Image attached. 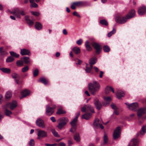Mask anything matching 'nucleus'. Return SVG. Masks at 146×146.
Returning <instances> with one entry per match:
<instances>
[{
    "label": "nucleus",
    "instance_id": "8",
    "mask_svg": "<svg viewBox=\"0 0 146 146\" xmlns=\"http://www.w3.org/2000/svg\"><path fill=\"white\" fill-rule=\"evenodd\" d=\"M121 128L119 127H117L114 131L113 133V138L116 139L120 136Z\"/></svg>",
    "mask_w": 146,
    "mask_h": 146
},
{
    "label": "nucleus",
    "instance_id": "18",
    "mask_svg": "<svg viewBox=\"0 0 146 146\" xmlns=\"http://www.w3.org/2000/svg\"><path fill=\"white\" fill-rule=\"evenodd\" d=\"M94 103L96 108L98 110H100L101 108L102 105L97 99L94 100Z\"/></svg>",
    "mask_w": 146,
    "mask_h": 146
},
{
    "label": "nucleus",
    "instance_id": "3",
    "mask_svg": "<svg viewBox=\"0 0 146 146\" xmlns=\"http://www.w3.org/2000/svg\"><path fill=\"white\" fill-rule=\"evenodd\" d=\"M11 13L15 15L17 18H21L20 15L22 16H25L26 15V13L24 11L20 10L18 8L13 9L12 11L11 12Z\"/></svg>",
    "mask_w": 146,
    "mask_h": 146
},
{
    "label": "nucleus",
    "instance_id": "11",
    "mask_svg": "<svg viewBox=\"0 0 146 146\" xmlns=\"http://www.w3.org/2000/svg\"><path fill=\"white\" fill-rule=\"evenodd\" d=\"M36 125L42 128L45 127V125L44 121L40 118H38L36 121Z\"/></svg>",
    "mask_w": 146,
    "mask_h": 146
},
{
    "label": "nucleus",
    "instance_id": "57",
    "mask_svg": "<svg viewBox=\"0 0 146 146\" xmlns=\"http://www.w3.org/2000/svg\"><path fill=\"white\" fill-rule=\"evenodd\" d=\"M89 63L90 65V66L91 67V68H92V69L93 67V65L96 63V61H94V62H92V61H91L90 62H89Z\"/></svg>",
    "mask_w": 146,
    "mask_h": 146
},
{
    "label": "nucleus",
    "instance_id": "51",
    "mask_svg": "<svg viewBox=\"0 0 146 146\" xmlns=\"http://www.w3.org/2000/svg\"><path fill=\"white\" fill-rule=\"evenodd\" d=\"M31 7H38V5L34 2L31 3Z\"/></svg>",
    "mask_w": 146,
    "mask_h": 146
},
{
    "label": "nucleus",
    "instance_id": "15",
    "mask_svg": "<svg viewBox=\"0 0 146 146\" xmlns=\"http://www.w3.org/2000/svg\"><path fill=\"white\" fill-rule=\"evenodd\" d=\"M138 141L136 139H132L128 145L129 146H138Z\"/></svg>",
    "mask_w": 146,
    "mask_h": 146
},
{
    "label": "nucleus",
    "instance_id": "41",
    "mask_svg": "<svg viewBox=\"0 0 146 146\" xmlns=\"http://www.w3.org/2000/svg\"><path fill=\"white\" fill-rule=\"evenodd\" d=\"M29 67L28 66H27L22 69L21 71L23 72H27L29 70Z\"/></svg>",
    "mask_w": 146,
    "mask_h": 146
},
{
    "label": "nucleus",
    "instance_id": "46",
    "mask_svg": "<svg viewBox=\"0 0 146 146\" xmlns=\"http://www.w3.org/2000/svg\"><path fill=\"white\" fill-rule=\"evenodd\" d=\"M104 141L105 143H106L108 141V138L106 134H105L104 136Z\"/></svg>",
    "mask_w": 146,
    "mask_h": 146
},
{
    "label": "nucleus",
    "instance_id": "16",
    "mask_svg": "<svg viewBox=\"0 0 146 146\" xmlns=\"http://www.w3.org/2000/svg\"><path fill=\"white\" fill-rule=\"evenodd\" d=\"M146 11V8L144 6L139 7L138 10V13L140 15L144 14Z\"/></svg>",
    "mask_w": 146,
    "mask_h": 146
},
{
    "label": "nucleus",
    "instance_id": "44",
    "mask_svg": "<svg viewBox=\"0 0 146 146\" xmlns=\"http://www.w3.org/2000/svg\"><path fill=\"white\" fill-rule=\"evenodd\" d=\"M66 113L65 111L63 110L62 109H59L56 112V113L58 114H60L63 113Z\"/></svg>",
    "mask_w": 146,
    "mask_h": 146
},
{
    "label": "nucleus",
    "instance_id": "36",
    "mask_svg": "<svg viewBox=\"0 0 146 146\" xmlns=\"http://www.w3.org/2000/svg\"><path fill=\"white\" fill-rule=\"evenodd\" d=\"M14 59L11 56L8 57L6 60V62L7 63L10 62H13Z\"/></svg>",
    "mask_w": 146,
    "mask_h": 146
},
{
    "label": "nucleus",
    "instance_id": "22",
    "mask_svg": "<svg viewBox=\"0 0 146 146\" xmlns=\"http://www.w3.org/2000/svg\"><path fill=\"white\" fill-rule=\"evenodd\" d=\"M92 116V114L90 113H86L83 115L82 117V119H84L86 120L90 119Z\"/></svg>",
    "mask_w": 146,
    "mask_h": 146
},
{
    "label": "nucleus",
    "instance_id": "20",
    "mask_svg": "<svg viewBox=\"0 0 146 146\" xmlns=\"http://www.w3.org/2000/svg\"><path fill=\"white\" fill-rule=\"evenodd\" d=\"M21 53L22 55H30L31 54L29 50L24 48L21 50Z\"/></svg>",
    "mask_w": 146,
    "mask_h": 146
},
{
    "label": "nucleus",
    "instance_id": "13",
    "mask_svg": "<svg viewBox=\"0 0 146 146\" xmlns=\"http://www.w3.org/2000/svg\"><path fill=\"white\" fill-rule=\"evenodd\" d=\"M7 107L10 108L11 110H13L16 108L17 106L16 102L14 101L11 103H7L5 105Z\"/></svg>",
    "mask_w": 146,
    "mask_h": 146
},
{
    "label": "nucleus",
    "instance_id": "39",
    "mask_svg": "<svg viewBox=\"0 0 146 146\" xmlns=\"http://www.w3.org/2000/svg\"><path fill=\"white\" fill-rule=\"evenodd\" d=\"M11 55L12 56L16 58H18L19 56V55L17 53L13 52L11 51L10 52Z\"/></svg>",
    "mask_w": 146,
    "mask_h": 146
},
{
    "label": "nucleus",
    "instance_id": "59",
    "mask_svg": "<svg viewBox=\"0 0 146 146\" xmlns=\"http://www.w3.org/2000/svg\"><path fill=\"white\" fill-rule=\"evenodd\" d=\"M58 146H65V144L63 142H61L58 144Z\"/></svg>",
    "mask_w": 146,
    "mask_h": 146
},
{
    "label": "nucleus",
    "instance_id": "47",
    "mask_svg": "<svg viewBox=\"0 0 146 146\" xmlns=\"http://www.w3.org/2000/svg\"><path fill=\"white\" fill-rule=\"evenodd\" d=\"M17 65L18 66H21L23 65V62L20 60H18L17 62Z\"/></svg>",
    "mask_w": 146,
    "mask_h": 146
},
{
    "label": "nucleus",
    "instance_id": "5",
    "mask_svg": "<svg viewBox=\"0 0 146 146\" xmlns=\"http://www.w3.org/2000/svg\"><path fill=\"white\" fill-rule=\"evenodd\" d=\"M125 104L129 110L133 111H136L139 107L138 104L137 102L133 103L130 104L128 103H125Z\"/></svg>",
    "mask_w": 146,
    "mask_h": 146
},
{
    "label": "nucleus",
    "instance_id": "17",
    "mask_svg": "<svg viewBox=\"0 0 146 146\" xmlns=\"http://www.w3.org/2000/svg\"><path fill=\"white\" fill-rule=\"evenodd\" d=\"M105 101L103 103V105L104 106H108L111 101V98L110 97H105L104 98Z\"/></svg>",
    "mask_w": 146,
    "mask_h": 146
},
{
    "label": "nucleus",
    "instance_id": "48",
    "mask_svg": "<svg viewBox=\"0 0 146 146\" xmlns=\"http://www.w3.org/2000/svg\"><path fill=\"white\" fill-rule=\"evenodd\" d=\"M29 145L30 146H34L35 141L34 139H31L29 143Z\"/></svg>",
    "mask_w": 146,
    "mask_h": 146
},
{
    "label": "nucleus",
    "instance_id": "38",
    "mask_svg": "<svg viewBox=\"0 0 146 146\" xmlns=\"http://www.w3.org/2000/svg\"><path fill=\"white\" fill-rule=\"evenodd\" d=\"M51 132L54 136L58 137H60V135L58 134L57 132L54 129L52 130Z\"/></svg>",
    "mask_w": 146,
    "mask_h": 146
},
{
    "label": "nucleus",
    "instance_id": "62",
    "mask_svg": "<svg viewBox=\"0 0 146 146\" xmlns=\"http://www.w3.org/2000/svg\"><path fill=\"white\" fill-rule=\"evenodd\" d=\"M50 119L52 120V121L54 122L56 121V119L55 118V117H50Z\"/></svg>",
    "mask_w": 146,
    "mask_h": 146
},
{
    "label": "nucleus",
    "instance_id": "31",
    "mask_svg": "<svg viewBox=\"0 0 146 146\" xmlns=\"http://www.w3.org/2000/svg\"><path fill=\"white\" fill-rule=\"evenodd\" d=\"M72 50L76 54H79L80 52V48L77 46H76L73 48Z\"/></svg>",
    "mask_w": 146,
    "mask_h": 146
},
{
    "label": "nucleus",
    "instance_id": "26",
    "mask_svg": "<svg viewBox=\"0 0 146 146\" xmlns=\"http://www.w3.org/2000/svg\"><path fill=\"white\" fill-rule=\"evenodd\" d=\"M12 76L13 78L14 79L17 84H19V81L17 78L19 77V75L15 73H13L12 74Z\"/></svg>",
    "mask_w": 146,
    "mask_h": 146
},
{
    "label": "nucleus",
    "instance_id": "53",
    "mask_svg": "<svg viewBox=\"0 0 146 146\" xmlns=\"http://www.w3.org/2000/svg\"><path fill=\"white\" fill-rule=\"evenodd\" d=\"M111 106L112 108L114 110H117V108L116 106L113 103L111 104Z\"/></svg>",
    "mask_w": 146,
    "mask_h": 146
},
{
    "label": "nucleus",
    "instance_id": "45",
    "mask_svg": "<svg viewBox=\"0 0 146 146\" xmlns=\"http://www.w3.org/2000/svg\"><path fill=\"white\" fill-rule=\"evenodd\" d=\"M116 32V30L115 29H113V30L110 32L108 34V37H110L113 34L115 33Z\"/></svg>",
    "mask_w": 146,
    "mask_h": 146
},
{
    "label": "nucleus",
    "instance_id": "42",
    "mask_svg": "<svg viewBox=\"0 0 146 146\" xmlns=\"http://www.w3.org/2000/svg\"><path fill=\"white\" fill-rule=\"evenodd\" d=\"M86 68L85 69V70L86 72H87V73H89L90 72H91V71L92 69V68H89V67H88V64L86 63Z\"/></svg>",
    "mask_w": 146,
    "mask_h": 146
},
{
    "label": "nucleus",
    "instance_id": "6",
    "mask_svg": "<svg viewBox=\"0 0 146 146\" xmlns=\"http://www.w3.org/2000/svg\"><path fill=\"white\" fill-rule=\"evenodd\" d=\"M81 111L83 112L86 111H90L92 113H94L93 108L90 105H85L82 107L81 109Z\"/></svg>",
    "mask_w": 146,
    "mask_h": 146
},
{
    "label": "nucleus",
    "instance_id": "2",
    "mask_svg": "<svg viewBox=\"0 0 146 146\" xmlns=\"http://www.w3.org/2000/svg\"><path fill=\"white\" fill-rule=\"evenodd\" d=\"M93 83H90L88 84V88L89 91L91 93L94 95L95 92L99 90L100 86L99 83L96 81H93Z\"/></svg>",
    "mask_w": 146,
    "mask_h": 146
},
{
    "label": "nucleus",
    "instance_id": "4",
    "mask_svg": "<svg viewBox=\"0 0 146 146\" xmlns=\"http://www.w3.org/2000/svg\"><path fill=\"white\" fill-rule=\"evenodd\" d=\"M59 120L60 123L58 124L57 127L59 129H61L66 125L68 120L67 118L62 117L60 118Z\"/></svg>",
    "mask_w": 146,
    "mask_h": 146
},
{
    "label": "nucleus",
    "instance_id": "23",
    "mask_svg": "<svg viewBox=\"0 0 146 146\" xmlns=\"http://www.w3.org/2000/svg\"><path fill=\"white\" fill-rule=\"evenodd\" d=\"M116 95L117 98L119 99H120L122 97L124 96L125 94L122 91L118 90L117 92Z\"/></svg>",
    "mask_w": 146,
    "mask_h": 146
},
{
    "label": "nucleus",
    "instance_id": "10",
    "mask_svg": "<svg viewBox=\"0 0 146 146\" xmlns=\"http://www.w3.org/2000/svg\"><path fill=\"white\" fill-rule=\"evenodd\" d=\"M56 108V106H54L53 108L50 107L48 105H47L46 108V113L48 115H52L54 111V109Z\"/></svg>",
    "mask_w": 146,
    "mask_h": 146
},
{
    "label": "nucleus",
    "instance_id": "43",
    "mask_svg": "<svg viewBox=\"0 0 146 146\" xmlns=\"http://www.w3.org/2000/svg\"><path fill=\"white\" fill-rule=\"evenodd\" d=\"M39 81L42 82L44 84H47V80L44 78H41L39 80Z\"/></svg>",
    "mask_w": 146,
    "mask_h": 146
},
{
    "label": "nucleus",
    "instance_id": "60",
    "mask_svg": "<svg viewBox=\"0 0 146 146\" xmlns=\"http://www.w3.org/2000/svg\"><path fill=\"white\" fill-rule=\"evenodd\" d=\"M68 144L69 146H70L73 144V142L70 140H69L68 141Z\"/></svg>",
    "mask_w": 146,
    "mask_h": 146
},
{
    "label": "nucleus",
    "instance_id": "34",
    "mask_svg": "<svg viewBox=\"0 0 146 146\" xmlns=\"http://www.w3.org/2000/svg\"><path fill=\"white\" fill-rule=\"evenodd\" d=\"M111 90L112 91L113 93H114V90L113 88L111 87V86H107L105 90V93L106 94H108L109 93V92L107 91V90Z\"/></svg>",
    "mask_w": 146,
    "mask_h": 146
},
{
    "label": "nucleus",
    "instance_id": "30",
    "mask_svg": "<svg viewBox=\"0 0 146 146\" xmlns=\"http://www.w3.org/2000/svg\"><path fill=\"white\" fill-rule=\"evenodd\" d=\"M0 69L3 72L9 74L11 72V70L10 69L7 68H0Z\"/></svg>",
    "mask_w": 146,
    "mask_h": 146
},
{
    "label": "nucleus",
    "instance_id": "33",
    "mask_svg": "<svg viewBox=\"0 0 146 146\" xmlns=\"http://www.w3.org/2000/svg\"><path fill=\"white\" fill-rule=\"evenodd\" d=\"M12 93L10 91H7L6 93L5 97L6 99L8 100L11 98L12 96Z\"/></svg>",
    "mask_w": 146,
    "mask_h": 146
},
{
    "label": "nucleus",
    "instance_id": "28",
    "mask_svg": "<svg viewBox=\"0 0 146 146\" xmlns=\"http://www.w3.org/2000/svg\"><path fill=\"white\" fill-rule=\"evenodd\" d=\"M35 28L36 29L40 30L42 29V26L40 23L37 22L35 24Z\"/></svg>",
    "mask_w": 146,
    "mask_h": 146
},
{
    "label": "nucleus",
    "instance_id": "37",
    "mask_svg": "<svg viewBox=\"0 0 146 146\" xmlns=\"http://www.w3.org/2000/svg\"><path fill=\"white\" fill-rule=\"evenodd\" d=\"M103 50L104 52H108L110 51V49L108 46L105 45L103 47Z\"/></svg>",
    "mask_w": 146,
    "mask_h": 146
},
{
    "label": "nucleus",
    "instance_id": "29",
    "mask_svg": "<svg viewBox=\"0 0 146 146\" xmlns=\"http://www.w3.org/2000/svg\"><path fill=\"white\" fill-rule=\"evenodd\" d=\"M99 120L96 119L94 121V127L96 128H97L99 127V125L100 124L99 122Z\"/></svg>",
    "mask_w": 146,
    "mask_h": 146
},
{
    "label": "nucleus",
    "instance_id": "21",
    "mask_svg": "<svg viewBox=\"0 0 146 146\" xmlns=\"http://www.w3.org/2000/svg\"><path fill=\"white\" fill-rule=\"evenodd\" d=\"M3 108L5 109V115L7 116L10 117V115L12 113V112L10 111L7 109V108H9L7 107V106H3Z\"/></svg>",
    "mask_w": 146,
    "mask_h": 146
},
{
    "label": "nucleus",
    "instance_id": "56",
    "mask_svg": "<svg viewBox=\"0 0 146 146\" xmlns=\"http://www.w3.org/2000/svg\"><path fill=\"white\" fill-rule=\"evenodd\" d=\"M73 14L74 16H76L78 17H80V16L76 11L74 12Z\"/></svg>",
    "mask_w": 146,
    "mask_h": 146
},
{
    "label": "nucleus",
    "instance_id": "63",
    "mask_svg": "<svg viewBox=\"0 0 146 146\" xmlns=\"http://www.w3.org/2000/svg\"><path fill=\"white\" fill-rule=\"evenodd\" d=\"M0 53L1 55H5L7 54V52L3 50L2 51V53Z\"/></svg>",
    "mask_w": 146,
    "mask_h": 146
},
{
    "label": "nucleus",
    "instance_id": "55",
    "mask_svg": "<svg viewBox=\"0 0 146 146\" xmlns=\"http://www.w3.org/2000/svg\"><path fill=\"white\" fill-rule=\"evenodd\" d=\"M27 23L29 25V26L32 25L34 23V22L30 20L27 21Z\"/></svg>",
    "mask_w": 146,
    "mask_h": 146
},
{
    "label": "nucleus",
    "instance_id": "1",
    "mask_svg": "<svg viewBox=\"0 0 146 146\" xmlns=\"http://www.w3.org/2000/svg\"><path fill=\"white\" fill-rule=\"evenodd\" d=\"M135 11L134 9H131L125 17H119L115 18V21L119 24L125 23L128 19L133 17L135 15Z\"/></svg>",
    "mask_w": 146,
    "mask_h": 146
},
{
    "label": "nucleus",
    "instance_id": "19",
    "mask_svg": "<svg viewBox=\"0 0 146 146\" xmlns=\"http://www.w3.org/2000/svg\"><path fill=\"white\" fill-rule=\"evenodd\" d=\"M30 91L29 90L27 89L24 90L21 92V95L22 96L20 98L21 99L22 98L25 97L27 96H28L30 94Z\"/></svg>",
    "mask_w": 146,
    "mask_h": 146
},
{
    "label": "nucleus",
    "instance_id": "12",
    "mask_svg": "<svg viewBox=\"0 0 146 146\" xmlns=\"http://www.w3.org/2000/svg\"><path fill=\"white\" fill-rule=\"evenodd\" d=\"M91 44L93 47L96 50V53L99 54L100 52L101 49L100 45L98 43L95 42H92Z\"/></svg>",
    "mask_w": 146,
    "mask_h": 146
},
{
    "label": "nucleus",
    "instance_id": "14",
    "mask_svg": "<svg viewBox=\"0 0 146 146\" xmlns=\"http://www.w3.org/2000/svg\"><path fill=\"white\" fill-rule=\"evenodd\" d=\"M146 112V108H142L139 109L137 111L138 117L140 118Z\"/></svg>",
    "mask_w": 146,
    "mask_h": 146
},
{
    "label": "nucleus",
    "instance_id": "24",
    "mask_svg": "<svg viewBox=\"0 0 146 146\" xmlns=\"http://www.w3.org/2000/svg\"><path fill=\"white\" fill-rule=\"evenodd\" d=\"M74 139L77 142H79L80 140V138L79 133H76L74 135Z\"/></svg>",
    "mask_w": 146,
    "mask_h": 146
},
{
    "label": "nucleus",
    "instance_id": "61",
    "mask_svg": "<svg viewBox=\"0 0 146 146\" xmlns=\"http://www.w3.org/2000/svg\"><path fill=\"white\" fill-rule=\"evenodd\" d=\"M63 33L64 35H66L67 34V32L66 29H64L63 30Z\"/></svg>",
    "mask_w": 146,
    "mask_h": 146
},
{
    "label": "nucleus",
    "instance_id": "49",
    "mask_svg": "<svg viewBox=\"0 0 146 146\" xmlns=\"http://www.w3.org/2000/svg\"><path fill=\"white\" fill-rule=\"evenodd\" d=\"M33 76H37L38 74V69H36L33 72Z\"/></svg>",
    "mask_w": 146,
    "mask_h": 146
},
{
    "label": "nucleus",
    "instance_id": "54",
    "mask_svg": "<svg viewBox=\"0 0 146 146\" xmlns=\"http://www.w3.org/2000/svg\"><path fill=\"white\" fill-rule=\"evenodd\" d=\"M91 61H92V62H94V61H96V63L97 61V58L95 57L92 58L90 59L89 60V62H90Z\"/></svg>",
    "mask_w": 146,
    "mask_h": 146
},
{
    "label": "nucleus",
    "instance_id": "27",
    "mask_svg": "<svg viewBox=\"0 0 146 146\" xmlns=\"http://www.w3.org/2000/svg\"><path fill=\"white\" fill-rule=\"evenodd\" d=\"M85 46L87 50L90 51L92 50V48L89 45V42L88 41H86L85 43Z\"/></svg>",
    "mask_w": 146,
    "mask_h": 146
},
{
    "label": "nucleus",
    "instance_id": "9",
    "mask_svg": "<svg viewBox=\"0 0 146 146\" xmlns=\"http://www.w3.org/2000/svg\"><path fill=\"white\" fill-rule=\"evenodd\" d=\"M37 135V139H39L47 137V134L46 132L44 131L39 130L38 131Z\"/></svg>",
    "mask_w": 146,
    "mask_h": 146
},
{
    "label": "nucleus",
    "instance_id": "58",
    "mask_svg": "<svg viewBox=\"0 0 146 146\" xmlns=\"http://www.w3.org/2000/svg\"><path fill=\"white\" fill-rule=\"evenodd\" d=\"M75 6H76L75 5V4L74 3H73L72 4L71 7V8L72 9H74L76 8Z\"/></svg>",
    "mask_w": 146,
    "mask_h": 146
},
{
    "label": "nucleus",
    "instance_id": "35",
    "mask_svg": "<svg viewBox=\"0 0 146 146\" xmlns=\"http://www.w3.org/2000/svg\"><path fill=\"white\" fill-rule=\"evenodd\" d=\"M74 3L76 6H80L84 5L86 3L81 1L75 2Z\"/></svg>",
    "mask_w": 146,
    "mask_h": 146
},
{
    "label": "nucleus",
    "instance_id": "50",
    "mask_svg": "<svg viewBox=\"0 0 146 146\" xmlns=\"http://www.w3.org/2000/svg\"><path fill=\"white\" fill-rule=\"evenodd\" d=\"M82 42V40L81 39H80L79 40H77L76 42V44L79 45H81Z\"/></svg>",
    "mask_w": 146,
    "mask_h": 146
},
{
    "label": "nucleus",
    "instance_id": "32",
    "mask_svg": "<svg viewBox=\"0 0 146 146\" xmlns=\"http://www.w3.org/2000/svg\"><path fill=\"white\" fill-rule=\"evenodd\" d=\"M146 132V126L144 125L142 126L141 128V130L140 131V134L141 135H143Z\"/></svg>",
    "mask_w": 146,
    "mask_h": 146
},
{
    "label": "nucleus",
    "instance_id": "25",
    "mask_svg": "<svg viewBox=\"0 0 146 146\" xmlns=\"http://www.w3.org/2000/svg\"><path fill=\"white\" fill-rule=\"evenodd\" d=\"M21 60L23 61V62L26 64H29L30 63L31 60L29 57H24L21 58Z\"/></svg>",
    "mask_w": 146,
    "mask_h": 146
},
{
    "label": "nucleus",
    "instance_id": "7",
    "mask_svg": "<svg viewBox=\"0 0 146 146\" xmlns=\"http://www.w3.org/2000/svg\"><path fill=\"white\" fill-rule=\"evenodd\" d=\"M77 121V120L74 119L70 123V124L72 126V128L70 130V131L72 133H75L76 131L77 128L76 123Z\"/></svg>",
    "mask_w": 146,
    "mask_h": 146
},
{
    "label": "nucleus",
    "instance_id": "52",
    "mask_svg": "<svg viewBox=\"0 0 146 146\" xmlns=\"http://www.w3.org/2000/svg\"><path fill=\"white\" fill-rule=\"evenodd\" d=\"M31 13L33 15L36 16H38L39 15V13L37 12L31 11Z\"/></svg>",
    "mask_w": 146,
    "mask_h": 146
},
{
    "label": "nucleus",
    "instance_id": "40",
    "mask_svg": "<svg viewBox=\"0 0 146 146\" xmlns=\"http://www.w3.org/2000/svg\"><path fill=\"white\" fill-rule=\"evenodd\" d=\"M100 23L102 25H105L106 26H107L108 25V23L105 20L103 19L100 20Z\"/></svg>",
    "mask_w": 146,
    "mask_h": 146
},
{
    "label": "nucleus",
    "instance_id": "64",
    "mask_svg": "<svg viewBox=\"0 0 146 146\" xmlns=\"http://www.w3.org/2000/svg\"><path fill=\"white\" fill-rule=\"evenodd\" d=\"M113 113L116 115H117L119 114V112L117 110H114Z\"/></svg>",
    "mask_w": 146,
    "mask_h": 146
}]
</instances>
